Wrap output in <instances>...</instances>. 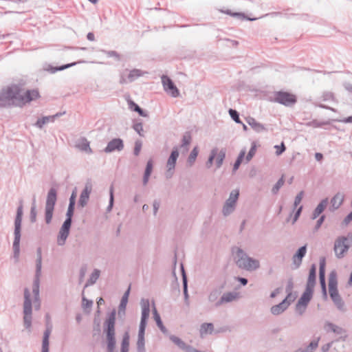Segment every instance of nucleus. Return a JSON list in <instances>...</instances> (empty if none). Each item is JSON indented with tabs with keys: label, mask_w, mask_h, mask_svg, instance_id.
<instances>
[{
	"label": "nucleus",
	"mask_w": 352,
	"mask_h": 352,
	"mask_svg": "<svg viewBox=\"0 0 352 352\" xmlns=\"http://www.w3.org/2000/svg\"><path fill=\"white\" fill-rule=\"evenodd\" d=\"M325 258H322L320 261V270H319V279L322 289V292L324 296H327L326 283H325Z\"/></svg>",
	"instance_id": "22"
},
{
	"label": "nucleus",
	"mask_w": 352,
	"mask_h": 352,
	"mask_svg": "<svg viewBox=\"0 0 352 352\" xmlns=\"http://www.w3.org/2000/svg\"><path fill=\"white\" fill-rule=\"evenodd\" d=\"M181 270L182 273V280H183V287H184V294L185 298L187 299L188 297V287H187V277L184 271V268L182 264H181Z\"/></svg>",
	"instance_id": "48"
},
{
	"label": "nucleus",
	"mask_w": 352,
	"mask_h": 352,
	"mask_svg": "<svg viewBox=\"0 0 352 352\" xmlns=\"http://www.w3.org/2000/svg\"><path fill=\"white\" fill-rule=\"evenodd\" d=\"M86 63V61H85V60H80V61H78V62H74V63H68V64H66V65H63L59 66V67H53L52 65H49L48 67L46 69V70L50 72L52 74H54L56 72L63 71V70H64L65 69H67V68H69V67H71L72 66H74V65H76L78 63Z\"/></svg>",
	"instance_id": "32"
},
{
	"label": "nucleus",
	"mask_w": 352,
	"mask_h": 352,
	"mask_svg": "<svg viewBox=\"0 0 352 352\" xmlns=\"http://www.w3.org/2000/svg\"><path fill=\"white\" fill-rule=\"evenodd\" d=\"M100 52L105 54L108 57H113L116 59H117L118 60H119L120 59V56L116 51H114V50L107 51L105 50H100Z\"/></svg>",
	"instance_id": "52"
},
{
	"label": "nucleus",
	"mask_w": 352,
	"mask_h": 352,
	"mask_svg": "<svg viewBox=\"0 0 352 352\" xmlns=\"http://www.w3.org/2000/svg\"><path fill=\"white\" fill-rule=\"evenodd\" d=\"M116 342H107V352H114Z\"/></svg>",
	"instance_id": "60"
},
{
	"label": "nucleus",
	"mask_w": 352,
	"mask_h": 352,
	"mask_svg": "<svg viewBox=\"0 0 352 352\" xmlns=\"http://www.w3.org/2000/svg\"><path fill=\"white\" fill-rule=\"evenodd\" d=\"M86 272H87V267L86 266H82L81 267V268L80 269V272H79V278H80V283H81L86 274Z\"/></svg>",
	"instance_id": "63"
},
{
	"label": "nucleus",
	"mask_w": 352,
	"mask_h": 352,
	"mask_svg": "<svg viewBox=\"0 0 352 352\" xmlns=\"http://www.w3.org/2000/svg\"><path fill=\"white\" fill-rule=\"evenodd\" d=\"M41 274L35 273V276L32 285V293L34 294V302H38L39 298V285H40V276Z\"/></svg>",
	"instance_id": "30"
},
{
	"label": "nucleus",
	"mask_w": 352,
	"mask_h": 352,
	"mask_svg": "<svg viewBox=\"0 0 352 352\" xmlns=\"http://www.w3.org/2000/svg\"><path fill=\"white\" fill-rule=\"evenodd\" d=\"M274 102L285 107H292L296 104L297 100L295 95L287 91H275L274 93Z\"/></svg>",
	"instance_id": "9"
},
{
	"label": "nucleus",
	"mask_w": 352,
	"mask_h": 352,
	"mask_svg": "<svg viewBox=\"0 0 352 352\" xmlns=\"http://www.w3.org/2000/svg\"><path fill=\"white\" fill-rule=\"evenodd\" d=\"M29 289H24L23 302V322L26 329H30L32 326V303Z\"/></svg>",
	"instance_id": "5"
},
{
	"label": "nucleus",
	"mask_w": 352,
	"mask_h": 352,
	"mask_svg": "<svg viewBox=\"0 0 352 352\" xmlns=\"http://www.w3.org/2000/svg\"><path fill=\"white\" fill-rule=\"evenodd\" d=\"M91 190L92 184L91 182L89 181L85 184V188L81 192L80 195L78 204L81 207H85L87 204Z\"/></svg>",
	"instance_id": "19"
},
{
	"label": "nucleus",
	"mask_w": 352,
	"mask_h": 352,
	"mask_svg": "<svg viewBox=\"0 0 352 352\" xmlns=\"http://www.w3.org/2000/svg\"><path fill=\"white\" fill-rule=\"evenodd\" d=\"M338 282L336 278V274L333 272L329 275V292L331 300L336 306V307L342 311H344V302L339 294L338 290Z\"/></svg>",
	"instance_id": "4"
},
{
	"label": "nucleus",
	"mask_w": 352,
	"mask_h": 352,
	"mask_svg": "<svg viewBox=\"0 0 352 352\" xmlns=\"http://www.w3.org/2000/svg\"><path fill=\"white\" fill-rule=\"evenodd\" d=\"M318 340L319 339L311 341L306 348L300 349L296 352H314L318 346Z\"/></svg>",
	"instance_id": "45"
},
{
	"label": "nucleus",
	"mask_w": 352,
	"mask_h": 352,
	"mask_svg": "<svg viewBox=\"0 0 352 352\" xmlns=\"http://www.w3.org/2000/svg\"><path fill=\"white\" fill-rule=\"evenodd\" d=\"M325 219V216L324 215H322L319 217V219H318L317 222H316V227H315V229L317 230H318L321 225L322 224V223L324 222V220Z\"/></svg>",
	"instance_id": "64"
},
{
	"label": "nucleus",
	"mask_w": 352,
	"mask_h": 352,
	"mask_svg": "<svg viewBox=\"0 0 352 352\" xmlns=\"http://www.w3.org/2000/svg\"><path fill=\"white\" fill-rule=\"evenodd\" d=\"M328 204V199L325 198L322 199L319 204L317 206V207L315 208V210L313 212L312 214V219H316L319 215L324 210L327 206Z\"/></svg>",
	"instance_id": "34"
},
{
	"label": "nucleus",
	"mask_w": 352,
	"mask_h": 352,
	"mask_svg": "<svg viewBox=\"0 0 352 352\" xmlns=\"http://www.w3.org/2000/svg\"><path fill=\"white\" fill-rule=\"evenodd\" d=\"M225 156L226 155H217L216 156L214 160H216L217 168H219L221 166Z\"/></svg>",
	"instance_id": "62"
},
{
	"label": "nucleus",
	"mask_w": 352,
	"mask_h": 352,
	"mask_svg": "<svg viewBox=\"0 0 352 352\" xmlns=\"http://www.w3.org/2000/svg\"><path fill=\"white\" fill-rule=\"evenodd\" d=\"M40 97L37 89L25 91L21 84H10L0 91V108L23 107Z\"/></svg>",
	"instance_id": "1"
},
{
	"label": "nucleus",
	"mask_w": 352,
	"mask_h": 352,
	"mask_svg": "<svg viewBox=\"0 0 352 352\" xmlns=\"http://www.w3.org/2000/svg\"><path fill=\"white\" fill-rule=\"evenodd\" d=\"M229 114L230 116V117L232 118V119L236 122V123H238V124H241L242 123L240 118H239V113H238V111L235 109H230L229 111Z\"/></svg>",
	"instance_id": "50"
},
{
	"label": "nucleus",
	"mask_w": 352,
	"mask_h": 352,
	"mask_svg": "<svg viewBox=\"0 0 352 352\" xmlns=\"http://www.w3.org/2000/svg\"><path fill=\"white\" fill-rule=\"evenodd\" d=\"M129 109L133 111H135L139 113L140 116L142 117H146L148 115L146 113L144 110L135 102L132 100H130L129 102Z\"/></svg>",
	"instance_id": "41"
},
{
	"label": "nucleus",
	"mask_w": 352,
	"mask_h": 352,
	"mask_svg": "<svg viewBox=\"0 0 352 352\" xmlns=\"http://www.w3.org/2000/svg\"><path fill=\"white\" fill-rule=\"evenodd\" d=\"M219 12H221V13H223V14H226L228 15H230L231 16H233L240 21H243V20H248V21H254L256 19V18H249V17H247L244 13H242V12H232L230 10H223V9H220L219 10Z\"/></svg>",
	"instance_id": "25"
},
{
	"label": "nucleus",
	"mask_w": 352,
	"mask_h": 352,
	"mask_svg": "<svg viewBox=\"0 0 352 352\" xmlns=\"http://www.w3.org/2000/svg\"><path fill=\"white\" fill-rule=\"evenodd\" d=\"M144 74V72L138 69H133L132 70L124 69L120 73V83L126 84L132 82L139 77L142 76Z\"/></svg>",
	"instance_id": "11"
},
{
	"label": "nucleus",
	"mask_w": 352,
	"mask_h": 352,
	"mask_svg": "<svg viewBox=\"0 0 352 352\" xmlns=\"http://www.w3.org/2000/svg\"><path fill=\"white\" fill-rule=\"evenodd\" d=\"M130 292V287L128 288V289L124 292V295L122 297L120 305H119V312L121 311H123L124 312L127 302H128V298Z\"/></svg>",
	"instance_id": "44"
},
{
	"label": "nucleus",
	"mask_w": 352,
	"mask_h": 352,
	"mask_svg": "<svg viewBox=\"0 0 352 352\" xmlns=\"http://www.w3.org/2000/svg\"><path fill=\"white\" fill-rule=\"evenodd\" d=\"M161 78L164 91L173 98L179 96V91L173 80L166 75H163Z\"/></svg>",
	"instance_id": "13"
},
{
	"label": "nucleus",
	"mask_w": 352,
	"mask_h": 352,
	"mask_svg": "<svg viewBox=\"0 0 352 352\" xmlns=\"http://www.w3.org/2000/svg\"><path fill=\"white\" fill-rule=\"evenodd\" d=\"M75 205L69 204L67 211L66 213V219L64 222L71 223L72 222V216L74 214Z\"/></svg>",
	"instance_id": "49"
},
{
	"label": "nucleus",
	"mask_w": 352,
	"mask_h": 352,
	"mask_svg": "<svg viewBox=\"0 0 352 352\" xmlns=\"http://www.w3.org/2000/svg\"><path fill=\"white\" fill-rule=\"evenodd\" d=\"M65 113V112L63 111L56 113L52 116H43L37 120V121L34 124V126L39 129H42L45 124L54 122L56 118L62 116Z\"/></svg>",
	"instance_id": "18"
},
{
	"label": "nucleus",
	"mask_w": 352,
	"mask_h": 352,
	"mask_svg": "<svg viewBox=\"0 0 352 352\" xmlns=\"http://www.w3.org/2000/svg\"><path fill=\"white\" fill-rule=\"evenodd\" d=\"M76 146L82 152L91 153L89 142L87 138L82 137L76 142Z\"/></svg>",
	"instance_id": "28"
},
{
	"label": "nucleus",
	"mask_w": 352,
	"mask_h": 352,
	"mask_svg": "<svg viewBox=\"0 0 352 352\" xmlns=\"http://www.w3.org/2000/svg\"><path fill=\"white\" fill-rule=\"evenodd\" d=\"M240 293L238 292L233 291L225 292L222 294L219 300L217 301L215 306L218 307L223 305L236 301L240 298Z\"/></svg>",
	"instance_id": "14"
},
{
	"label": "nucleus",
	"mask_w": 352,
	"mask_h": 352,
	"mask_svg": "<svg viewBox=\"0 0 352 352\" xmlns=\"http://www.w3.org/2000/svg\"><path fill=\"white\" fill-rule=\"evenodd\" d=\"M140 305L142 307V316L138 338H144L145 329L150 314V304L148 299L142 298L141 300Z\"/></svg>",
	"instance_id": "8"
},
{
	"label": "nucleus",
	"mask_w": 352,
	"mask_h": 352,
	"mask_svg": "<svg viewBox=\"0 0 352 352\" xmlns=\"http://www.w3.org/2000/svg\"><path fill=\"white\" fill-rule=\"evenodd\" d=\"M313 293V289L306 287L305 292L298 301V305H302V307H307L308 303L312 298Z\"/></svg>",
	"instance_id": "23"
},
{
	"label": "nucleus",
	"mask_w": 352,
	"mask_h": 352,
	"mask_svg": "<svg viewBox=\"0 0 352 352\" xmlns=\"http://www.w3.org/2000/svg\"><path fill=\"white\" fill-rule=\"evenodd\" d=\"M316 267L313 264L310 268L309 274L306 285L307 288L314 289L316 284Z\"/></svg>",
	"instance_id": "31"
},
{
	"label": "nucleus",
	"mask_w": 352,
	"mask_h": 352,
	"mask_svg": "<svg viewBox=\"0 0 352 352\" xmlns=\"http://www.w3.org/2000/svg\"><path fill=\"white\" fill-rule=\"evenodd\" d=\"M284 184H285L284 175H283L282 177L273 186V187L272 188V193L273 195H277L279 192V190L284 185Z\"/></svg>",
	"instance_id": "46"
},
{
	"label": "nucleus",
	"mask_w": 352,
	"mask_h": 352,
	"mask_svg": "<svg viewBox=\"0 0 352 352\" xmlns=\"http://www.w3.org/2000/svg\"><path fill=\"white\" fill-rule=\"evenodd\" d=\"M253 156L254 155H238V157L233 166V171L235 172L239 168L245 157V163H248L252 159Z\"/></svg>",
	"instance_id": "42"
},
{
	"label": "nucleus",
	"mask_w": 352,
	"mask_h": 352,
	"mask_svg": "<svg viewBox=\"0 0 352 352\" xmlns=\"http://www.w3.org/2000/svg\"><path fill=\"white\" fill-rule=\"evenodd\" d=\"M325 330L328 331H332L338 335H340V337L336 341H345L347 338L346 331L344 329L334 324L332 322H327L324 325Z\"/></svg>",
	"instance_id": "15"
},
{
	"label": "nucleus",
	"mask_w": 352,
	"mask_h": 352,
	"mask_svg": "<svg viewBox=\"0 0 352 352\" xmlns=\"http://www.w3.org/2000/svg\"><path fill=\"white\" fill-rule=\"evenodd\" d=\"M224 285H221L219 288H214L212 289L208 294V299L210 302H217V300L220 298L219 296L221 294V291L223 289Z\"/></svg>",
	"instance_id": "33"
},
{
	"label": "nucleus",
	"mask_w": 352,
	"mask_h": 352,
	"mask_svg": "<svg viewBox=\"0 0 352 352\" xmlns=\"http://www.w3.org/2000/svg\"><path fill=\"white\" fill-rule=\"evenodd\" d=\"M246 122L251 126V128L256 133H261L267 131V129L263 124L257 122L252 117H248L246 118Z\"/></svg>",
	"instance_id": "24"
},
{
	"label": "nucleus",
	"mask_w": 352,
	"mask_h": 352,
	"mask_svg": "<svg viewBox=\"0 0 352 352\" xmlns=\"http://www.w3.org/2000/svg\"><path fill=\"white\" fill-rule=\"evenodd\" d=\"M124 148V143L120 138H113L108 142L103 149L105 153L120 152Z\"/></svg>",
	"instance_id": "16"
},
{
	"label": "nucleus",
	"mask_w": 352,
	"mask_h": 352,
	"mask_svg": "<svg viewBox=\"0 0 352 352\" xmlns=\"http://www.w3.org/2000/svg\"><path fill=\"white\" fill-rule=\"evenodd\" d=\"M329 121H318L317 120H313L310 122H307L305 124L307 126H311L314 128L322 127L324 125L329 124Z\"/></svg>",
	"instance_id": "47"
},
{
	"label": "nucleus",
	"mask_w": 352,
	"mask_h": 352,
	"mask_svg": "<svg viewBox=\"0 0 352 352\" xmlns=\"http://www.w3.org/2000/svg\"><path fill=\"white\" fill-rule=\"evenodd\" d=\"M36 274H41L42 268V252L41 249L38 248L36 250Z\"/></svg>",
	"instance_id": "43"
},
{
	"label": "nucleus",
	"mask_w": 352,
	"mask_h": 352,
	"mask_svg": "<svg viewBox=\"0 0 352 352\" xmlns=\"http://www.w3.org/2000/svg\"><path fill=\"white\" fill-rule=\"evenodd\" d=\"M234 253L235 254V262L239 268L252 271L259 267V261L256 259L249 257L242 249L237 248Z\"/></svg>",
	"instance_id": "2"
},
{
	"label": "nucleus",
	"mask_w": 352,
	"mask_h": 352,
	"mask_svg": "<svg viewBox=\"0 0 352 352\" xmlns=\"http://www.w3.org/2000/svg\"><path fill=\"white\" fill-rule=\"evenodd\" d=\"M239 196V190L234 189L231 191L229 198L226 201L222 212L224 216L230 214L235 209L236 204Z\"/></svg>",
	"instance_id": "10"
},
{
	"label": "nucleus",
	"mask_w": 352,
	"mask_h": 352,
	"mask_svg": "<svg viewBox=\"0 0 352 352\" xmlns=\"http://www.w3.org/2000/svg\"><path fill=\"white\" fill-rule=\"evenodd\" d=\"M347 241L348 239L346 236H339L335 241L333 250L338 258H343L349 250V245L347 244Z\"/></svg>",
	"instance_id": "12"
},
{
	"label": "nucleus",
	"mask_w": 352,
	"mask_h": 352,
	"mask_svg": "<svg viewBox=\"0 0 352 352\" xmlns=\"http://www.w3.org/2000/svg\"><path fill=\"white\" fill-rule=\"evenodd\" d=\"M142 143L141 140H136L135 142V147L133 154H139L141 151Z\"/></svg>",
	"instance_id": "57"
},
{
	"label": "nucleus",
	"mask_w": 352,
	"mask_h": 352,
	"mask_svg": "<svg viewBox=\"0 0 352 352\" xmlns=\"http://www.w3.org/2000/svg\"><path fill=\"white\" fill-rule=\"evenodd\" d=\"M52 328L51 324H47V328L43 333L41 352H49V338L52 332Z\"/></svg>",
	"instance_id": "26"
},
{
	"label": "nucleus",
	"mask_w": 352,
	"mask_h": 352,
	"mask_svg": "<svg viewBox=\"0 0 352 352\" xmlns=\"http://www.w3.org/2000/svg\"><path fill=\"white\" fill-rule=\"evenodd\" d=\"M274 148H276V154H282L285 151V146L283 142L280 145H276Z\"/></svg>",
	"instance_id": "61"
},
{
	"label": "nucleus",
	"mask_w": 352,
	"mask_h": 352,
	"mask_svg": "<svg viewBox=\"0 0 352 352\" xmlns=\"http://www.w3.org/2000/svg\"><path fill=\"white\" fill-rule=\"evenodd\" d=\"M23 216V205L21 202L17 208L16 215L14 219V239L13 241L14 257L18 259L20 253L21 230Z\"/></svg>",
	"instance_id": "3"
},
{
	"label": "nucleus",
	"mask_w": 352,
	"mask_h": 352,
	"mask_svg": "<svg viewBox=\"0 0 352 352\" xmlns=\"http://www.w3.org/2000/svg\"><path fill=\"white\" fill-rule=\"evenodd\" d=\"M133 129L142 137L144 136L143 124L142 122H135L133 125Z\"/></svg>",
	"instance_id": "54"
},
{
	"label": "nucleus",
	"mask_w": 352,
	"mask_h": 352,
	"mask_svg": "<svg viewBox=\"0 0 352 352\" xmlns=\"http://www.w3.org/2000/svg\"><path fill=\"white\" fill-rule=\"evenodd\" d=\"M179 155H170L167 162V170L165 173V176L167 179H170L174 174L176 162Z\"/></svg>",
	"instance_id": "21"
},
{
	"label": "nucleus",
	"mask_w": 352,
	"mask_h": 352,
	"mask_svg": "<svg viewBox=\"0 0 352 352\" xmlns=\"http://www.w3.org/2000/svg\"><path fill=\"white\" fill-rule=\"evenodd\" d=\"M322 99L324 101L333 100L334 96L332 92L327 91L323 93Z\"/></svg>",
	"instance_id": "58"
},
{
	"label": "nucleus",
	"mask_w": 352,
	"mask_h": 352,
	"mask_svg": "<svg viewBox=\"0 0 352 352\" xmlns=\"http://www.w3.org/2000/svg\"><path fill=\"white\" fill-rule=\"evenodd\" d=\"M191 142V135L189 133H186L182 139V144L180 145V152L182 153L188 151V146L190 144Z\"/></svg>",
	"instance_id": "37"
},
{
	"label": "nucleus",
	"mask_w": 352,
	"mask_h": 352,
	"mask_svg": "<svg viewBox=\"0 0 352 352\" xmlns=\"http://www.w3.org/2000/svg\"><path fill=\"white\" fill-rule=\"evenodd\" d=\"M153 161L151 160H150L147 162L144 174L143 176L142 183H143L144 186H146L148 182L150 175L153 170Z\"/></svg>",
	"instance_id": "36"
},
{
	"label": "nucleus",
	"mask_w": 352,
	"mask_h": 352,
	"mask_svg": "<svg viewBox=\"0 0 352 352\" xmlns=\"http://www.w3.org/2000/svg\"><path fill=\"white\" fill-rule=\"evenodd\" d=\"M214 331V325L210 322H204L201 324L199 329V333L201 338H204L206 334H212Z\"/></svg>",
	"instance_id": "35"
},
{
	"label": "nucleus",
	"mask_w": 352,
	"mask_h": 352,
	"mask_svg": "<svg viewBox=\"0 0 352 352\" xmlns=\"http://www.w3.org/2000/svg\"><path fill=\"white\" fill-rule=\"evenodd\" d=\"M57 199V192L56 190L54 188L50 189L47 193L46 204H45V222L47 224L51 223L53 212L54 210V206L56 204Z\"/></svg>",
	"instance_id": "6"
},
{
	"label": "nucleus",
	"mask_w": 352,
	"mask_h": 352,
	"mask_svg": "<svg viewBox=\"0 0 352 352\" xmlns=\"http://www.w3.org/2000/svg\"><path fill=\"white\" fill-rule=\"evenodd\" d=\"M116 310H113L104 322V332L106 333L107 342H116Z\"/></svg>",
	"instance_id": "7"
},
{
	"label": "nucleus",
	"mask_w": 352,
	"mask_h": 352,
	"mask_svg": "<svg viewBox=\"0 0 352 352\" xmlns=\"http://www.w3.org/2000/svg\"><path fill=\"white\" fill-rule=\"evenodd\" d=\"M113 186H111L109 189V203L107 208V212H110L111 210L113 205Z\"/></svg>",
	"instance_id": "53"
},
{
	"label": "nucleus",
	"mask_w": 352,
	"mask_h": 352,
	"mask_svg": "<svg viewBox=\"0 0 352 352\" xmlns=\"http://www.w3.org/2000/svg\"><path fill=\"white\" fill-rule=\"evenodd\" d=\"M100 271L98 269H95L90 275L89 278L87 280V283L85 285V287H87L90 285H94L100 277Z\"/></svg>",
	"instance_id": "40"
},
{
	"label": "nucleus",
	"mask_w": 352,
	"mask_h": 352,
	"mask_svg": "<svg viewBox=\"0 0 352 352\" xmlns=\"http://www.w3.org/2000/svg\"><path fill=\"white\" fill-rule=\"evenodd\" d=\"M304 196V192L302 190L300 191L295 197L294 202V208L297 207L300 203L301 202L302 197Z\"/></svg>",
	"instance_id": "56"
},
{
	"label": "nucleus",
	"mask_w": 352,
	"mask_h": 352,
	"mask_svg": "<svg viewBox=\"0 0 352 352\" xmlns=\"http://www.w3.org/2000/svg\"><path fill=\"white\" fill-rule=\"evenodd\" d=\"M71 223L63 222L57 236V244L63 246L65 244L66 240L69 234Z\"/></svg>",
	"instance_id": "17"
},
{
	"label": "nucleus",
	"mask_w": 352,
	"mask_h": 352,
	"mask_svg": "<svg viewBox=\"0 0 352 352\" xmlns=\"http://www.w3.org/2000/svg\"><path fill=\"white\" fill-rule=\"evenodd\" d=\"M344 199V195L342 192L336 193L331 199V207L332 210H336L340 208Z\"/></svg>",
	"instance_id": "27"
},
{
	"label": "nucleus",
	"mask_w": 352,
	"mask_h": 352,
	"mask_svg": "<svg viewBox=\"0 0 352 352\" xmlns=\"http://www.w3.org/2000/svg\"><path fill=\"white\" fill-rule=\"evenodd\" d=\"M137 352H146L144 338H138Z\"/></svg>",
	"instance_id": "51"
},
{
	"label": "nucleus",
	"mask_w": 352,
	"mask_h": 352,
	"mask_svg": "<svg viewBox=\"0 0 352 352\" xmlns=\"http://www.w3.org/2000/svg\"><path fill=\"white\" fill-rule=\"evenodd\" d=\"M36 220V211L35 206V200H34L33 206L30 210V221L32 223H34Z\"/></svg>",
	"instance_id": "55"
},
{
	"label": "nucleus",
	"mask_w": 352,
	"mask_h": 352,
	"mask_svg": "<svg viewBox=\"0 0 352 352\" xmlns=\"http://www.w3.org/2000/svg\"><path fill=\"white\" fill-rule=\"evenodd\" d=\"M129 342H130V336H129V332L126 331L122 336L120 352H129Z\"/></svg>",
	"instance_id": "38"
},
{
	"label": "nucleus",
	"mask_w": 352,
	"mask_h": 352,
	"mask_svg": "<svg viewBox=\"0 0 352 352\" xmlns=\"http://www.w3.org/2000/svg\"><path fill=\"white\" fill-rule=\"evenodd\" d=\"M93 305V301L87 299L84 296H82V307L84 308H90Z\"/></svg>",
	"instance_id": "59"
},
{
	"label": "nucleus",
	"mask_w": 352,
	"mask_h": 352,
	"mask_svg": "<svg viewBox=\"0 0 352 352\" xmlns=\"http://www.w3.org/2000/svg\"><path fill=\"white\" fill-rule=\"evenodd\" d=\"M289 305V302L285 298L279 304L272 306L271 307V313L273 315H279L286 310Z\"/></svg>",
	"instance_id": "29"
},
{
	"label": "nucleus",
	"mask_w": 352,
	"mask_h": 352,
	"mask_svg": "<svg viewBox=\"0 0 352 352\" xmlns=\"http://www.w3.org/2000/svg\"><path fill=\"white\" fill-rule=\"evenodd\" d=\"M153 314L154 320H155L157 327L160 328V329L163 333H166L167 330H166V327L164 326L162 321L161 320L160 316L158 314L154 305H153Z\"/></svg>",
	"instance_id": "39"
},
{
	"label": "nucleus",
	"mask_w": 352,
	"mask_h": 352,
	"mask_svg": "<svg viewBox=\"0 0 352 352\" xmlns=\"http://www.w3.org/2000/svg\"><path fill=\"white\" fill-rule=\"evenodd\" d=\"M307 252V245L300 247L293 256L292 261L296 268H298L302 263V259Z\"/></svg>",
	"instance_id": "20"
}]
</instances>
